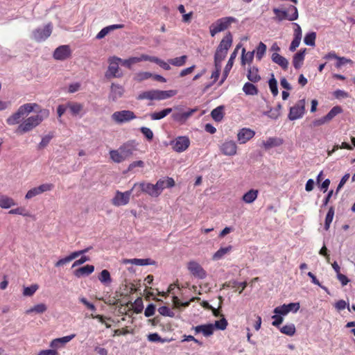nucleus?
I'll return each instance as SVG.
<instances>
[{"label":"nucleus","instance_id":"f257e3e1","mask_svg":"<svg viewBox=\"0 0 355 355\" xmlns=\"http://www.w3.org/2000/svg\"><path fill=\"white\" fill-rule=\"evenodd\" d=\"M49 115V111L48 110H40L39 114L28 117L20 123L16 130V132L22 135L32 130L40 125L44 119H46Z\"/></svg>","mask_w":355,"mask_h":355},{"label":"nucleus","instance_id":"f03ea898","mask_svg":"<svg viewBox=\"0 0 355 355\" xmlns=\"http://www.w3.org/2000/svg\"><path fill=\"white\" fill-rule=\"evenodd\" d=\"M136 150L134 141H130L124 143L117 150H111L110 158L116 163H121L132 156Z\"/></svg>","mask_w":355,"mask_h":355},{"label":"nucleus","instance_id":"7ed1b4c3","mask_svg":"<svg viewBox=\"0 0 355 355\" xmlns=\"http://www.w3.org/2000/svg\"><path fill=\"white\" fill-rule=\"evenodd\" d=\"M236 21L234 17H225L217 19L209 26L210 35L214 37L218 33L222 32L229 28V26Z\"/></svg>","mask_w":355,"mask_h":355},{"label":"nucleus","instance_id":"20e7f679","mask_svg":"<svg viewBox=\"0 0 355 355\" xmlns=\"http://www.w3.org/2000/svg\"><path fill=\"white\" fill-rule=\"evenodd\" d=\"M138 188V190L137 191L136 196H139L141 193H145L148 195H149L151 197L157 198L159 196V193L157 191V189L156 187V184H153L149 182H139V183H135L132 189H137Z\"/></svg>","mask_w":355,"mask_h":355},{"label":"nucleus","instance_id":"39448f33","mask_svg":"<svg viewBox=\"0 0 355 355\" xmlns=\"http://www.w3.org/2000/svg\"><path fill=\"white\" fill-rule=\"evenodd\" d=\"M120 61H121V58L116 56L110 57L108 59L109 67L105 74L107 78L110 79L122 76V73L119 67Z\"/></svg>","mask_w":355,"mask_h":355},{"label":"nucleus","instance_id":"423d86ee","mask_svg":"<svg viewBox=\"0 0 355 355\" xmlns=\"http://www.w3.org/2000/svg\"><path fill=\"white\" fill-rule=\"evenodd\" d=\"M305 99L298 101L293 106L290 108L288 115L291 121H295L302 118L305 113Z\"/></svg>","mask_w":355,"mask_h":355},{"label":"nucleus","instance_id":"0eeeda50","mask_svg":"<svg viewBox=\"0 0 355 355\" xmlns=\"http://www.w3.org/2000/svg\"><path fill=\"white\" fill-rule=\"evenodd\" d=\"M136 118L135 113L130 110L117 111L112 114V119L119 124L129 122Z\"/></svg>","mask_w":355,"mask_h":355},{"label":"nucleus","instance_id":"6e6552de","mask_svg":"<svg viewBox=\"0 0 355 355\" xmlns=\"http://www.w3.org/2000/svg\"><path fill=\"white\" fill-rule=\"evenodd\" d=\"M52 29L53 26L51 23L46 25L43 28H36L32 33L33 39L37 42H43L51 35Z\"/></svg>","mask_w":355,"mask_h":355},{"label":"nucleus","instance_id":"1a4fd4ad","mask_svg":"<svg viewBox=\"0 0 355 355\" xmlns=\"http://www.w3.org/2000/svg\"><path fill=\"white\" fill-rule=\"evenodd\" d=\"M133 190L132 188L130 190L125 192L116 191L114 197L112 199V204L116 207L128 204Z\"/></svg>","mask_w":355,"mask_h":355},{"label":"nucleus","instance_id":"9d476101","mask_svg":"<svg viewBox=\"0 0 355 355\" xmlns=\"http://www.w3.org/2000/svg\"><path fill=\"white\" fill-rule=\"evenodd\" d=\"M187 269L193 276L198 279H203L207 277V272L195 261H191L187 263Z\"/></svg>","mask_w":355,"mask_h":355},{"label":"nucleus","instance_id":"9b49d317","mask_svg":"<svg viewBox=\"0 0 355 355\" xmlns=\"http://www.w3.org/2000/svg\"><path fill=\"white\" fill-rule=\"evenodd\" d=\"M173 149L178 153L185 151L190 145V140L187 136L178 137L171 142Z\"/></svg>","mask_w":355,"mask_h":355},{"label":"nucleus","instance_id":"f8f14e48","mask_svg":"<svg viewBox=\"0 0 355 355\" xmlns=\"http://www.w3.org/2000/svg\"><path fill=\"white\" fill-rule=\"evenodd\" d=\"M53 188V184H42L39 187H34L26 193L25 196V198L27 200L31 199L33 197L40 195L45 191H49L52 190Z\"/></svg>","mask_w":355,"mask_h":355},{"label":"nucleus","instance_id":"ddd939ff","mask_svg":"<svg viewBox=\"0 0 355 355\" xmlns=\"http://www.w3.org/2000/svg\"><path fill=\"white\" fill-rule=\"evenodd\" d=\"M89 249H90V248H87L82 250L73 252L71 253L69 256H67V257H66L64 258L59 259L55 263V266L57 267V268L63 266L64 265L69 263L70 261H71L72 260L75 259L76 258H77L80 255L83 254L87 252Z\"/></svg>","mask_w":355,"mask_h":355},{"label":"nucleus","instance_id":"4468645a","mask_svg":"<svg viewBox=\"0 0 355 355\" xmlns=\"http://www.w3.org/2000/svg\"><path fill=\"white\" fill-rule=\"evenodd\" d=\"M71 56V50L68 45H62L55 49L53 58L58 60H64Z\"/></svg>","mask_w":355,"mask_h":355},{"label":"nucleus","instance_id":"2eb2a0df","mask_svg":"<svg viewBox=\"0 0 355 355\" xmlns=\"http://www.w3.org/2000/svg\"><path fill=\"white\" fill-rule=\"evenodd\" d=\"M255 135V132L247 128L241 129L237 134V139L240 144H245Z\"/></svg>","mask_w":355,"mask_h":355},{"label":"nucleus","instance_id":"dca6fc26","mask_svg":"<svg viewBox=\"0 0 355 355\" xmlns=\"http://www.w3.org/2000/svg\"><path fill=\"white\" fill-rule=\"evenodd\" d=\"M223 154L233 156L236 154L237 146L234 141H225L220 147Z\"/></svg>","mask_w":355,"mask_h":355},{"label":"nucleus","instance_id":"f3484780","mask_svg":"<svg viewBox=\"0 0 355 355\" xmlns=\"http://www.w3.org/2000/svg\"><path fill=\"white\" fill-rule=\"evenodd\" d=\"M177 90H159L153 89V100L162 101L171 98L177 94Z\"/></svg>","mask_w":355,"mask_h":355},{"label":"nucleus","instance_id":"a211bd4d","mask_svg":"<svg viewBox=\"0 0 355 355\" xmlns=\"http://www.w3.org/2000/svg\"><path fill=\"white\" fill-rule=\"evenodd\" d=\"M241 45L240 44H238L236 46V47L235 48L234 51L232 53L231 55H230V58L225 67V69H224V71H223V78L221 80V81L220 82L219 85H220L223 82L224 80L226 79V78L228 76V73L230 72V71L231 70L232 66H233V64H234V59L236 58V55H237V53H238V50L240 48Z\"/></svg>","mask_w":355,"mask_h":355},{"label":"nucleus","instance_id":"6ab92c4d","mask_svg":"<svg viewBox=\"0 0 355 355\" xmlns=\"http://www.w3.org/2000/svg\"><path fill=\"white\" fill-rule=\"evenodd\" d=\"M156 187L159 195L165 188H171L175 186V181L172 178H161L156 182Z\"/></svg>","mask_w":355,"mask_h":355},{"label":"nucleus","instance_id":"aec40b11","mask_svg":"<svg viewBox=\"0 0 355 355\" xmlns=\"http://www.w3.org/2000/svg\"><path fill=\"white\" fill-rule=\"evenodd\" d=\"M196 110L197 109H190L187 112L173 113L172 118L175 121L184 123Z\"/></svg>","mask_w":355,"mask_h":355},{"label":"nucleus","instance_id":"412c9836","mask_svg":"<svg viewBox=\"0 0 355 355\" xmlns=\"http://www.w3.org/2000/svg\"><path fill=\"white\" fill-rule=\"evenodd\" d=\"M196 334L202 333L205 336H210L214 331V326L212 324L198 325L193 327Z\"/></svg>","mask_w":355,"mask_h":355},{"label":"nucleus","instance_id":"4be33fe9","mask_svg":"<svg viewBox=\"0 0 355 355\" xmlns=\"http://www.w3.org/2000/svg\"><path fill=\"white\" fill-rule=\"evenodd\" d=\"M123 93L124 89L121 85L114 83L112 84L110 98L113 101H115L118 98H121L123 96Z\"/></svg>","mask_w":355,"mask_h":355},{"label":"nucleus","instance_id":"5701e85b","mask_svg":"<svg viewBox=\"0 0 355 355\" xmlns=\"http://www.w3.org/2000/svg\"><path fill=\"white\" fill-rule=\"evenodd\" d=\"M94 271V266L92 265H86L85 266L80 267L76 270H74V275L80 278L84 276H88L92 274Z\"/></svg>","mask_w":355,"mask_h":355},{"label":"nucleus","instance_id":"b1692460","mask_svg":"<svg viewBox=\"0 0 355 355\" xmlns=\"http://www.w3.org/2000/svg\"><path fill=\"white\" fill-rule=\"evenodd\" d=\"M259 195V191L257 189H251L242 196V200L247 204H251L254 202L257 198Z\"/></svg>","mask_w":355,"mask_h":355},{"label":"nucleus","instance_id":"393cba45","mask_svg":"<svg viewBox=\"0 0 355 355\" xmlns=\"http://www.w3.org/2000/svg\"><path fill=\"white\" fill-rule=\"evenodd\" d=\"M271 59L273 62L279 65L284 70L288 69V61L282 55L275 52L272 54Z\"/></svg>","mask_w":355,"mask_h":355},{"label":"nucleus","instance_id":"a878e982","mask_svg":"<svg viewBox=\"0 0 355 355\" xmlns=\"http://www.w3.org/2000/svg\"><path fill=\"white\" fill-rule=\"evenodd\" d=\"M16 205L15 200L6 195L0 193V207L9 209Z\"/></svg>","mask_w":355,"mask_h":355},{"label":"nucleus","instance_id":"bb28decb","mask_svg":"<svg viewBox=\"0 0 355 355\" xmlns=\"http://www.w3.org/2000/svg\"><path fill=\"white\" fill-rule=\"evenodd\" d=\"M16 205L15 200L6 195L0 193V207L9 209Z\"/></svg>","mask_w":355,"mask_h":355},{"label":"nucleus","instance_id":"cd10ccee","mask_svg":"<svg viewBox=\"0 0 355 355\" xmlns=\"http://www.w3.org/2000/svg\"><path fill=\"white\" fill-rule=\"evenodd\" d=\"M305 52L306 49H304L294 55L293 58V64L296 69H300L302 66L304 60Z\"/></svg>","mask_w":355,"mask_h":355},{"label":"nucleus","instance_id":"c85d7f7f","mask_svg":"<svg viewBox=\"0 0 355 355\" xmlns=\"http://www.w3.org/2000/svg\"><path fill=\"white\" fill-rule=\"evenodd\" d=\"M146 58V55L142 54L140 57H132L126 60H122L120 61V63L126 67L128 69H131L132 65L135 64L137 62L145 61V59Z\"/></svg>","mask_w":355,"mask_h":355},{"label":"nucleus","instance_id":"c756f323","mask_svg":"<svg viewBox=\"0 0 355 355\" xmlns=\"http://www.w3.org/2000/svg\"><path fill=\"white\" fill-rule=\"evenodd\" d=\"M23 112L18 108L17 112L10 115L7 119L6 123L9 125H14L19 123L21 119L24 118Z\"/></svg>","mask_w":355,"mask_h":355},{"label":"nucleus","instance_id":"7c9ffc66","mask_svg":"<svg viewBox=\"0 0 355 355\" xmlns=\"http://www.w3.org/2000/svg\"><path fill=\"white\" fill-rule=\"evenodd\" d=\"M233 41L232 35L230 32H228L222 39L218 47L221 49L228 51L231 47Z\"/></svg>","mask_w":355,"mask_h":355},{"label":"nucleus","instance_id":"2f4dec72","mask_svg":"<svg viewBox=\"0 0 355 355\" xmlns=\"http://www.w3.org/2000/svg\"><path fill=\"white\" fill-rule=\"evenodd\" d=\"M144 59H145V61H150L151 62L157 64L160 67H162L164 70L168 71V70L171 69V67H170L171 64L168 63V62H166L157 57L150 56V55H146V58Z\"/></svg>","mask_w":355,"mask_h":355},{"label":"nucleus","instance_id":"473e14b6","mask_svg":"<svg viewBox=\"0 0 355 355\" xmlns=\"http://www.w3.org/2000/svg\"><path fill=\"white\" fill-rule=\"evenodd\" d=\"M123 262L125 263H132L137 266L154 265L155 263V261L151 260L150 259H125Z\"/></svg>","mask_w":355,"mask_h":355},{"label":"nucleus","instance_id":"72a5a7b5","mask_svg":"<svg viewBox=\"0 0 355 355\" xmlns=\"http://www.w3.org/2000/svg\"><path fill=\"white\" fill-rule=\"evenodd\" d=\"M232 246L228 245L227 247L220 248L212 256V260L218 261L223 258L227 254L232 250Z\"/></svg>","mask_w":355,"mask_h":355},{"label":"nucleus","instance_id":"f704fd0d","mask_svg":"<svg viewBox=\"0 0 355 355\" xmlns=\"http://www.w3.org/2000/svg\"><path fill=\"white\" fill-rule=\"evenodd\" d=\"M283 144V140L277 137H269L266 141L263 142V146L266 149L279 146Z\"/></svg>","mask_w":355,"mask_h":355},{"label":"nucleus","instance_id":"c9c22d12","mask_svg":"<svg viewBox=\"0 0 355 355\" xmlns=\"http://www.w3.org/2000/svg\"><path fill=\"white\" fill-rule=\"evenodd\" d=\"M248 78L252 83H257L261 80L257 67H250L248 69Z\"/></svg>","mask_w":355,"mask_h":355},{"label":"nucleus","instance_id":"e433bc0d","mask_svg":"<svg viewBox=\"0 0 355 355\" xmlns=\"http://www.w3.org/2000/svg\"><path fill=\"white\" fill-rule=\"evenodd\" d=\"M172 112V108H166L159 112H155L150 114V117L152 120H160Z\"/></svg>","mask_w":355,"mask_h":355},{"label":"nucleus","instance_id":"4c0bfd02","mask_svg":"<svg viewBox=\"0 0 355 355\" xmlns=\"http://www.w3.org/2000/svg\"><path fill=\"white\" fill-rule=\"evenodd\" d=\"M227 51L217 47L214 55V64H221L222 61L225 59Z\"/></svg>","mask_w":355,"mask_h":355},{"label":"nucleus","instance_id":"58836bf2","mask_svg":"<svg viewBox=\"0 0 355 355\" xmlns=\"http://www.w3.org/2000/svg\"><path fill=\"white\" fill-rule=\"evenodd\" d=\"M254 51H245V49L243 48L242 49V55H241V65L245 66L247 63H250L253 60L254 58Z\"/></svg>","mask_w":355,"mask_h":355},{"label":"nucleus","instance_id":"ea45409f","mask_svg":"<svg viewBox=\"0 0 355 355\" xmlns=\"http://www.w3.org/2000/svg\"><path fill=\"white\" fill-rule=\"evenodd\" d=\"M99 281L105 284V285H109L112 282V278L110 276V273L107 270H103L99 276H98Z\"/></svg>","mask_w":355,"mask_h":355},{"label":"nucleus","instance_id":"a19ab883","mask_svg":"<svg viewBox=\"0 0 355 355\" xmlns=\"http://www.w3.org/2000/svg\"><path fill=\"white\" fill-rule=\"evenodd\" d=\"M223 106H218L216 108L214 109L211 112V116L212 119L219 122L223 118Z\"/></svg>","mask_w":355,"mask_h":355},{"label":"nucleus","instance_id":"79ce46f5","mask_svg":"<svg viewBox=\"0 0 355 355\" xmlns=\"http://www.w3.org/2000/svg\"><path fill=\"white\" fill-rule=\"evenodd\" d=\"M187 60V56L184 55L180 57L171 58L168 60V63L175 67H182Z\"/></svg>","mask_w":355,"mask_h":355},{"label":"nucleus","instance_id":"37998d69","mask_svg":"<svg viewBox=\"0 0 355 355\" xmlns=\"http://www.w3.org/2000/svg\"><path fill=\"white\" fill-rule=\"evenodd\" d=\"M243 90L247 95H257L258 94V89L252 83H246L243 87Z\"/></svg>","mask_w":355,"mask_h":355},{"label":"nucleus","instance_id":"c03bdc74","mask_svg":"<svg viewBox=\"0 0 355 355\" xmlns=\"http://www.w3.org/2000/svg\"><path fill=\"white\" fill-rule=\"evenodd\" d=\"M343 112V109L340 106L336 105L331 108V110L325 115L328 122L331 121L336 115Z\"/></svg>","mask_w":355,"mask_h":355},{"label":"nucleus","instance_id":"a18cd8bd","mask_svg":"<svg viewBox=\"0 0 355 355\" xmlns=\"http://www.w3.org/2000/svg\"><path fill=\"white\" fill-rule=\"evenodd\" d=\"M37 103H26L21 105L19 109L23 112L24 116H27L29 113L33 111L35 107H37Z\"/></svg>","mask_w":355,"mask_h":355},{"label":"nucleus","instance_id":"49530a36","mask_svg":"<svg viewBox=\"0 0 355 355\" xmlns=\"http://www.w3.org/2000/svg\"><path fill=\"white\" fill-rule=\"evenodd\" d=\"M67 107L73 115H77L82 111L83 106L78 103L69 102L67 103Z\"/></svg>","mask_w":355,"mask_h":355},{"label":"nucleus","instance_id":"de8ad7c7","mask_svg":"<svg viewBox=\"0 0 355 355\" xmlns=\"http://www.w3.org/2000/svg\"><path fill=\"white\" fill-rule=\"evenodd\" d=\"M273 12L275 14L276 17L275 19L279 21H283L284 19L288 20V13L286 10H282L279 8H273Z\"/></svg>","mask_w":355,"mask_h":355},{"label":"nucleus","instance_id":"09e8293b","mask_svg":"<svg viewBox=\"0 0 355 355\" xmlns=\"http://www.w3.org/2000/svg\"><path fill=\"white\" fill-rule=\"evenodd\" d=\"M46 310H47L46 306L44 304L41 303V304H38L33 306L30 309L26 310V313L29 314L32 312H35L37 313H43Z\"/></svg>","mask_w":355,"mask_h":355},{"label":"nucleus","instance_id":"8fccbe9b","mask_svg":"<svg viewBox=\"0 0 355 355\" xmlns=\"http://www.w3.org/2000/svg\"><path fill=\"white\" fill-rule=\"evenodd\" d=\"M266 45L263 43L262 42H260L257 47V52H256V58L258 60H261L263 55L266 53Z\"/></svg>","mask_w":355,"mask_h":355},{"label":"nucleus","instance_id":"3c124183","mask_svg":"<svg viewBox=\"0 0 355 355\" xmlns=\"http://www.w3.org/2000/svg\"><path fill=\"white\" fill-rule=\"evenodd\" d=\"M334 216V209L331 207L326 215L325 222H324V229L328 230L330 227V224L331 223Z\"/></svg>","mask_w":355,"mask_h":355},{"label":"nucleus","instance_id":"603ef678","mask_svg":"<svg viewBox=\"0 0 355 355\" xmlns=\"http://www.w3.org/2000/svg\"><path fill=\"white\" fill-rule=\"evenodd\" d=\"M288 13V21H295L298 18L297 8L295 6H290L286 10Z\"/></svg>","mask_w":355,"mask_h":355},{"label":"nucleus","instance_id":"864d4df0","mask_svg":"<svg viewBox=\"0 0 355 355\" xmlns=\"http://www.w3.org/2000/svg\"><path fill=\"white\" fill-rule=\"evenodd\" d=\"M153 76V73L147 71L139 72L135 75L134 79L137 82H141Z\"/></svg>","mask_w":355,"mask_h":355},{"label":"nucleus","instance_id":"5fc2aeb1","mask_svg":"<svg viewBox=\"0 0 355 355\" xmlns=\"http://www.w3.org/2000/svg\"><path fill=\"white\" fill-rule=\"evenodd\" d=\"M315 39L316 33L315 32H311L305 35L304 42L308 46H314Z\"/></svg>","mask_w":355,"mask_h":355},{"label":"nucleus","instance_id":"6e6d98bb","mask_svg":"<svg viewBox=\"0 0 355 355\" xmlns=\"http://www.w3.org/2000/svg\"><path fill=\"white\" fill-rule=\"evenodd\" d=\"M268 84L272 95L274 96H277L278 94L277 82L273 74H272V78L269 80Z\"/></svg>","mask_w":355,"mask_h":355},{"label":"nucleus","instance_id":"4d7b16f0","mask_svg":"<svg viewBox=\"0 0 355 355\" xmlns=\"http://www.w3.org/2000/svg\"><path fill=\"white\" fill-rule=\"evenodd\" d=\"M280 331L286 335L293 336L295 333V327L294 324H287L282 327Z\"/></svg>","mask_w":355,"mask_h":355},{"label":"nucleus","instance_id":"13d9d810","mask_svg":"<svg viewBox=\"0 0 355 355\" xmlns=\"http://www.w3.org/2000/svg\"><path fill=\"white\" fill-rule=\"evenodd\" d=\"M137 100H144L148 99L150 101H153V89L145 91L140 93L137 98Z\"/></svg>","mask_w":355,"mask_h":355},{"label":"nucleus","instance_id":"bf43d9fd","mask_svg":"<svg viewBox=\"0 0 355 355\" xmlns=\"http://www.w3.org/2000/svg\"><path fill=\"white\" fill-rule=\"evenodd\" d=\"M38 289L37 284H33L31 286L25 287L24 288L23 295L24 296H32Z\"/></svg>","mask_w":355,"mask_h":355},{"label":"nucleus","instance_id":"052dcab7","mask_svg":"<svg viewBox=\"0 0 355 355\" xmlns=\"http://www.w3.org/2000/svg\"><path fill=\"white\" fill-rule=\"evenodd\" d=\"M9 214H18L24 216H29L24 207H19L15 209H10L8 211Z\"/></svg>","mask_w":355,"mask_h":355},{"label":"nucleus","instance_id":"680f3d73","mask_svg":"<svg viewBox=\"0 0 355 355\" xmlns=\"http://www.w3.org/2000/svg\"><path fill=\"white\" fill-rule=\"evenodd\" d=\"M339 148H345V149H347V150H352L353 149V148H352V146L351 145H349V144H347L346 142H343L340 146H339L338 144L337 145H334V147H333V149L331 151L328 152V155H331L333 153H334L335 151H336Z\"/></svg>","mask_w":355,"mask_h":355},{"label":"nucleus","instance_id":"e2e57ef3","mask_svg":"<svg viewBox=\"0 0 355 355\" xmlns=\"http://www.w3.org/2000/svg\"><path fill=\"white\" fill-rule=\"evenodd\" d=\"M228 323L225 318H221L219 320H216L215 324H214V328L216 327L218 329L224 330L226 329Z\"/></svg>","mask_w":355,"mask_h":355},{"label":"nucleus","instance_id":"0e129e2a","mask_svg":"<svg viewBox=\"0 0 355 355\" xmlns=\"http://www.w3.org/2000/svg\"><path fill=\"white\" fill-rule=\"evenodd\" d=\"M158 312L164 316L173 317L174 313L168 306H162L158 309Z\"/></svg>","mask_w":355,"mask_h":355},{"label":"nucleus","instance_id":"69168bd1","mask_svg":"<svg viewBox=\"0 0 355 355\" xmlns=\"http://www.w3.org/2000/svg\"><path fill=\"white\" fill-rule=\"evenodd\" d=\"M141 132L146 137V139L149 141H151L153 138V131L146 127H141L140 128Z\"/></svg>","mask_w":355,"mask_h":355},{"label":"nucleus","instance_id":"338daca9","mask_svg":"<svg viewBox=\"0 0 355 355\" xmlns=\"http://www.w3.org/2000/svg\"><path fill=\"white\" fill-rule=\"evenodd\" d=\"M274 313L276 314L284 315L289 313V309H287L286 304H283L282 306L276 307L274 309Z\"/></svg>","mask_w":355,"mask_h":355},{"label":"nucleus","instance_id":"774afa93","mask_svg":"<svg viewBox=\"0 0 355 355\" xmlns=\"http://www.w3.org/2000/svg\"><path fill=\"white\" fill-rule=\"evenodd\" d=\"M52 137H53V136H51V135H46L44 137H42V141H40V143L38 145V148L42 149V148H45L49 144Z\"/></svg>","mask_w":355,"mask_h":355}]
</instances>
